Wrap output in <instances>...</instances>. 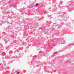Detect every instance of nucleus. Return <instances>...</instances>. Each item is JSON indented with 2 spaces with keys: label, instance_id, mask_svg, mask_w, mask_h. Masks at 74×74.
<instances>
[{
  "label": "nucleus",
  "instance_id": "1",
  "mask_svg": "<svg viewBox=\"0 0 74 74\" xmlns=\"http://www.w3.org/2000/svg\"><path fill=\"white\" fill-rule=\"evenodd\" d=\"M20 72H18L17 73V74H19V73H20Z\"/></svg>",
  "mask_w": 74,
  "mask_h": 74
},
{
  "label": "nucleus",
  "instance_id": "2",
  "mask_svg": "<svg viewBox=\"0 0 74 74\" xmlns=\"http://www.w3.org/2000/svg\"><path fill=\"white\" fill-rule=\"evenodd\" d=\"M36 5H38V3H36Z\"/></svg>",
  "mask_w": 74,
  "mask_h": 74
},
{
  "label": "nucleus",
  "instance_id": "3",
  "mask_svg": "<svg viewBox=\"0 0 74 74\" xmlns=\"http://www.w3.org/2000/svg\"><path fill=\"white\" fill-rule=\"evenodd\" d=\"M57 52H55L54 53V54H56V53Z\"/></svg>",
  "mask_w": 74,
  "mask_h": 74
}]
</instances>
